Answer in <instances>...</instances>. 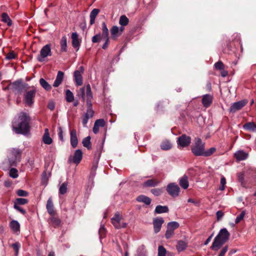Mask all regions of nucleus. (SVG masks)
Here are the masks:
<instances>
[{
    "label": "nucleus",
    "instance_id": "0eeeda50",
    "mask_svg": "<svg viewBox=\"0 0 256 256\" xmlns=\"http://www.w3.org/2000/svg\"><path fill=\"white\" fill-rule=\"evenodd\" d=\"M122 217L118 212L115 214L114 216L111 218L112 223L116 229L125 228L127 223L122 222Z\"/></svg>",
    "mask_w": 256,
    "mask_h": 256
},
{
    "label": "nucleus",
    "instance_id": "864d4df0",
    "mask_svg": "<svg viewBox=\"0 0 256 256\" xmlns=\"http://www.w3.org/2000/svg\"><path fill=\"white\" fill-rule=\"evenodd\" d=\"M174 231L168 228L167 227V230H166V234H165V236H166V238H167V239L170 238L172 237V236L174 235Z\"/></svg>",
    "mask_w": 256,
    "mask_h": 256
},
{
    "label": "nucleus",
    "instance_id": "58836bf2",
    "mask_svg": "<svg viewBox=\"0 0 256 256\" xmlns=\"http://www.w3.org/2000/svg\"><path fill=\"white\" fill-rule=\"evenodd\" d=\"M28 200L24 198H17L14 202V204L18 206L24 205L28 204Z\"/></svg>",
    "mask_w": 256,
    "mask_h": 256
},
{
    "label": "nucleus",
    "instance_id": "a211bd4d",
    "mask_svg": "<svg viewBox=\"0 0 256 256\" xmlns=\"http://www.w3.org/2000/svg\"><path fill=\"white\" fill-rule=\"evenodd\" d=\"M70 144L73 148H75L77 146L78 143L76 131L75 129H73L70 131Z\"/></svg>",
    "mask_w": 256,
    "mask_h": 256
},
{
    "label": "nucleus",
    "instance_id": "4d7b16f0",
    "mask_svg": "<svg viewBox=\"0 0 256 256\" xmlns=\"http://www.w3.org/2000/svg\"><path fill=\"white\" fill-rule=\"evenodd\" d=\"M22 84V82L21 80H16V82H14L12 85L14 86V88L16 90H18L21 88Z\"/></svg>",
    "mask_w": 256,
    "mask_h": 256
},
{
    "label": "nucleus",
    "instance_id": "bf43d9fd",
    "mask_svg": "<svg viewBox=\"0 0 256 256\" xmlns=\"http://www.w3.org/2000/svg\"><path fill=\"white\" fill-rule=\"evenodd\" d=\"M14 208L15 210L20 212L22 214L24 215L26 214V211L22 208H21L20 206L14 204Z\"/></svg>",
    "mask_w": 256,
    "mask_h": 256
},
{
    "label": "nucleus",
    "instance_id": "6e6552de",
    "mask_svg": "<svg viewBox=\"0 0 256 256\" xmlns=\"http://www.w3.org/2000/svg\"><path fill=\"white\" fill-rule=\"evenodd\" d=\"M168 193L172 197L176 198L179 196L180 188L178 185L174 182L170 183L166 186Z\"/></svg>",
    "mask_w": 256,
    "mask_h": 256
},
{
    "label": "nucleus",
    "instance_id": "412c9836",
    "mask_svg": "<svg viewBox=\"0 0 256 256\" xmlns=\"http://www.w3.org/2000/svg\"><path fill=\"white\" fill-rule=\"evenodd\" d=\"M64 73L62 71L58 72L56 78L54 82L53 86L55 88L58 87L62 82L64 80Z\"/></svg>",
    "mask_w": 256,
    "mask_h": 256
},
{
    "label": "nucleus",
    "instance_id": "f3484780",
    "mask_svg": "<svg viewBox=\"0 0 256 256\" xmlns=\"http://www.w3.org/2000/svg\"><path fill=\"white\" fill-rule=\"evenodd\" d=\"M71 37L72 40V46L74 48H76V51H78L80 48V42L78 39V34L76 32H72V34Z\"/></svg>",
    "mask_w": 256,
    "mask_h": 256
},
{
    "label": "nucleus",
    "instance_id": "a19ab883",
    "mask_svg": "<svg viewBox=\"0 0 256 256\" xmlns=\"http://www.w3.org/2000/svg\"><path fill=\"white\" fill-rule=\"evenodd\" d=\"M102 34L101 36L102 38H108V30L104 22L102 24Z\"/></svg>",
    "mask_w": 256,
    "mask_h": 256
},
{
    "label": "nucleus",
    "instance_id": "f704fd0d",
    "mask_svg": "<svg viewBox=\"0 0 256 256\" xmlns=\"http://www.w3.org/2000/svg\"><path fill=\"white\" fill-rule=\"evenodd\" d=\"M82 143L84 146L88 150H90L92 148L90 136H88L84 138L82 140Z\"/></svg>",
    "mask_w": 256,
    "mask_h": 256
},
{
    "label": "nucleus",
    "instance_id": "423d86ee",
    "mask_svg": "<svg viewBox=\"0 0 256 256\" xmlns=\"http://www.w3.org/2000/svg\"><path fill=\"white\" fill-rule=\"evenodd\" d=\"M191 138L190 136L183 134L177 138L176 142L178 148L181 149L184 148L188 147L191 143Z\"/></svg>",
    "mask_w": 256,
    "mask_h": 256
},
{
    "label": "nucleus",
    "instance_id": "473e14b6",
    "mask_svg": "<svg viewBox=\"0 0 256 256\" xmlns=\"http://www.w3.org/2000/svg\"><path fill=\"white\" fill-rule=\"evenodd\" d=\"M10 226L12 230L14 232L20 230V225L18 222L16 220H13L11 221Z\"/></svg>",
    "mask_w": 256,
    "mask_h": 256
},
{
    "label": "nucleus",
    "instance_id": "4c0bfd02",
    "mask_svg": "<svg viewBox=\"0 0 256 256\" xmlns=\"http://www.w3.org/2000/svg\"><path fill=\"white\" fill-rule=\"evenodd\" d=\"M86 97L87 101L91 100L92 98V92L90 84H87L86 86Z\"/></svg>",
    "mask_w": 256,
    "mask_h": 256
},
{
    "label": "nucleus",
    "instance_id": "ea45409f",
    "mask_svg": "<svg viewBox=\"0 0 256 256\" xmlns=\"http://www.w3.org/2000/svg\"><path fill=\"white\" fill-rule=\"evenodd\" d=\"M66 98L68 102H72L74 100V94L70 90H66Z\"/></svg>",
    "mask_w": 256,
    "mask_h": 256
},
{
    "label": "nucleus",
    "instance_id": "dca6fc26",
    "mask_svg": "<svg viewBox=\"0 0 256 256\" xmlns=\"http://www.w3.org/2000/svg\"><path fill=\"white\" fill-rule=\"evenodd\" d=\"M46 208L48 214L50 215H56V210H54L52 197L50 196L47 200Z\"/></svg>",
    "mask_w": 256,
    "mask_h": 256
},
{
    "label": "nucleus",
    "instance_id": "4be33fe9",
    "mask_svg": "<svg viewBox=\"0 0 256 256\" xmlns=\"http://www.w3.org/2000/svg\"><path fill=\"white\" fill-rule=\"evenodd\" d=\"M234 156L236 160L241 161L246 160L248 156V154L243 150H238L234 153Z\"/></svg>",
    "mask_w": 256,
    "mask_h": 256
},
{
    "label": "nucleus",
    "instance_id": "79ce46f5",
    "mask_svg": "<svg viewBox=\"0 0 256 256\" xmlns=\"http://www.w3.org/2000/svg\"><path fill=\"white\" fill-rule=\"evenodd\" d=\"M180 226V224L176 222H171L168 224L167 227L174 231L178 228Z\"/></svg>",
    "mask_w": 256,
    "mask_h": 256
},
{
    "label": "nucleus",
    "instance_id": "5fc2aeb1",
    "mask_svg": "<svg viewBox=\"0 0 256 256\" xmlns=\"http://www.w3.org/2000/svg\"><path fill=\"white\" fill-rule=\"evenodd\" d=\"M245 214L246 212L244 211L242 212L236 218L235 220V223L238 224L244 218Z\"/></svg>",
    "mask_w": 256,
    "mask_h": 256
},
{
    "label": "nucleus",
    "instance_id": "bb28decb",
    "mask_svg": "<svg viewBox=\"0 0 256 256\" xmlns=\"http://www.w3.org/2000/svg\"><path fill=\"white\" fill-rule=\"evenodd\" d=\"M136 200L140 202H144L146 205H149L151 203V199L144 196V195H140L138 196L136 198Z\"/></svg>",
    "mask_w": 256,
    "mask_h": 256
},
{
    "label": "nucleus",
    "instance_id": "c756f323",
    "mask_svg": "<svg viewBox=\"0 0 256 256\" xmlns=\"http://www.w3.org/2000/svg\"><path fill=\"white\" fill-rule=\"evenodd\" d=\"M168 212V208L167 206H162L161 205H158L156 206L154 212L156 214H162L166 213Z\"/></svg>",
    "mask_w": 256,
    "mask_h": 256
},
{
    "label": "nucleus",
    "instance_id": "de8ad7c7",
    "mask_svg": "<svg viewBox=\"0 0 256 256\" xmlns=\"http://www.w3.org/2000/svg\"><path fill=\"white\" fill-rule=\"evenodd\" d=\"M9 175L11 178H18V170L15 168H12L10 170Z\"/></svg>",
    "mask_w": 256,
    "mask_h": 256
},
{
    "label": "nucleus",
    "instance_id": "c03bdc74",
    "mask_svg": "<svg viewBox=\"0 0 256 256\" xmlns=\"http://www.w3.org/2000/svg\"><path fill=\"white\" fill-rule=\"evenodd\" d=\"M67 182H64L62 184L59 188V194H64L67 192Z\"/></svg>",
    "mask_w": 256,
    "mask_h": 256
},
{
    "label": "nucleus",
    "instance_id": "7c9ffc66",
    "mask_svg": "<svg viewBox=\"0 0 256 256\" xmlns=\"http://www.w3.org/2000/svg\"><path fill=\"white\" fill-rule=\"evenodd\" d=\"M243 128L244 130L252 132L256 131V124L254 122H249L245 124Z\"/></svg>",
    "mask_w": 256,
    "mask_h": 256
},
{
    "label": "nucleus",
    "instance_id": "4468645a",
    "mask_svg": "<svg viewBox=\"0 0 256 256\" xmlns=\"http://www.w3.org/2000/svg\"><path fill=\"white\" fill-rule=\"evenodd\" d=\"M164 220L162 218H156L153 220L154 230L155 233H158L161 230Z\"/></svg>",
    "mask_w": 256,
    "mask_h": 256
},
{
    "label": "nucleus",
    "instance_id": "69168bd1",
    "mask_svg": "<svg viewBox=\"0 0 256 256\" xmlns=\"http://www.w3.org/2000/svg\"><path fill=\"white\" fill-rule=\"evenodd\" d=\"M86 104L88 107L87 112H94L92 110V104L91 100L87 101Z\"/></svg>",
    "mask_w": 256,
    "mask_h": 256
},
{
    "label": "nucleus",
    "instance_id": "72a5a7b5",
    "mask_svg": "<svg viewBox=\"0 0 256 256\" xmlns=\"http://www.w3.org/2000/svg\"><path fill=\"white\" fill-rule=\"evenodd\" d=\"M40 86L46 90L49 91L52 88V86L43 78L40 80Z\"/></svg>",
    "mask_w": 256,
    "mask_h": 256
},
{
    "label": "nucleus",
    "instance_id": "393cba45",
    "mask_svg": "<svg viewBox=\"0 0 256 256\" xmlns=\"http://www.w3.org/2000/svg\"><path fill=\"white\" fill-rule=\"evenodd\" d=\"M179 184L184 189L188 188L189 186L188 177L186 175L182 176L179 180Z\"/></svg>",
    "mask_w": 256,
    "mask_h": 256
},
{
    "label": "nucleus",
    "instance_id": "052dcab7",
    "mask_svg": "<svg viewBox=\"0 0 256 256\" xmlns=\"http://www.w3.org/2000/svg\"><path fill=\"white\" fill-rule=\"evenodd\" d=\"M16 54L13 52H12L6 55V59L8 60H13L16 58Z\"/></svg>",
    "mask_w": 256,
    "mask_h": 256
},
{
    "label": "nucleus",
    "instance_id": "f8f14e48",
    "mask_svg": "<svg viewBox=\"0 0 256 256\" xmlns=\"http://www.w3.org/2000/svg\"><path fill=\"white\" fill-rule=\"evenodd\" d=\"M36 94V90L35 89L26 92L24 96V101L28 106H30L34 103V98Z\"/></svg>",
    "mask_w": 256,
    "mask_h": 256
},
{
    "label": "nucleus",
    "instance_id": "f257e3e1",
    "mask_svg": "<svg viewBox=\"0 0 256 256\" xmlns=\"http://www.w3.org/2000/svg\"><path fill=\"white\" fill-rule=\"evenodd\" d=\"M206 144L201 138H196L190 146V150L192 154L196 156L208 157L212 155L216 151V148L212 147L206 150Z\"/></svg>",
    "mask_w": 256,
    "mask_h": 256
},
{
    "label": "nucleus",
    "instance_id": "603ef678",
    "mask_svg": "<svg viewBox=\"0 0 256 256\" xmlns=\"http://www.w3.org/2000/svg\"><path fill=\"white\" fill-rule=\"evenodd\" d=\"M17 195L19 196H27L28 195V192L23 190H18L16 192Z\"/></svg>",
    "mask_w": 256,
    "mask_h": 256
},
{
    "label": "nucleus",
    "instance_id": "680f3d73",
    "mask_svg": "<svg viewBox=\"0 0 256 256\" xmlns=\"http://www.w3.org/2000/svg\"><path fill=\"white\" fill-rule=\"evenodd\" d=\"M58 136L60 140L62 142H64V136H63V130H62V128L60 126H59L58 128Z\"/></svg>",
    "mask_w": 256,
    "mask_h": 256
},
{
    "label": "nucleus",
    "instance_id": "e433bc0d",
    "mask_svg": "<svg viewBox=\"0 0 256 256\" xmlns=\"http://www.w3.org/2000/svg\"><path fill=\"white\" fill-rule=\"evenodd\" d=\"M129 22L128 18L124 15L120 16L119 20V24L121 26H126Z\"/></svg>",
    "mask_w": 256,
    "mask_h": 256
},
{
    "label": "nucleus",
    "instance_id": "ddd939ff",
    "mask_svg": "<svg viewBox=\"0 0 256 256\" xmlns=\"http://www.w3.org/2000/svg\"><path fill=\"white\" fill-rule=\"evenodd\" d=\"M124 27L114 26L112 27L110 30V32L112 38L116 40V38L122 34V32L124 30Z\"/></svg>",
    "mask_w": 256,
    "mask_h": 256
},
{
    "label": "nucleus",
    "instance_id": "6e6d98bb",
    "mask_svg": "<svg viewBox=\"0 0 256 256\" xmlns=\"http://www.w3.org/2000/svg\"><path fill=\"white\" fill-rule=\"evenodd\" d=\"M214 66L216 69H218L219 70H224V64L220 61H219V62H216L214 64Z\"/></svg>",
    "mask_w": 256,
    "mask_h": 256
},
{
    "label": "nucleus",
    "instance_id": "49530a36",
    "mask_svg": "<svg viewBox=\"0 0 256 256\" xmlns=\"http://www.w3.org/2000/svg\"><path fill=\"white\" fill-rule=\"evenodd\" d=\"M150 192L154 196H158L161 195L163 192V190L162 188H152Z\"/></svg>",
    "mask_w": 256,
    "mask_h": 256
},
{
    "label": "nucleus",
    "instance_id": "7ed1b4c3",
    "mask_svg": "<svg viewBox=\"0 0 256 256\" xmlns=\"http://www.w3.org/2000/svg\"><path fill=\"white\" fill-rule=\"evenodd\" d=\"M230 234L226 228L221 229L215 237L210 248L214 251L218 250L230 238Z\"/></svg>",
    "mask_w": 256,
    "mask_h": 256
},
{
    "label": "nucleus",
    "instance_id": "13d9d810",
    "mask_svg": "<svg viewBox=\"0 0 256 256\" xmlns=\"http://www.w3.org/2000/svg\"><path fill=\"white\" fill-rule=\"evenodd\" d=\"M102 38V37L101 35L99 34L94 36L92 38V42L96 43L99 42Z\"/></svg>",
    "mask_w": 256,
    "mask_h": 256
},
{
    "label": "nucleus",
    "instance_id": "2f4dec72",
    "mask_svg": "<svg viewBox=\"0 0 256 256\" xmlns=\"http://www.w3.org/2000/svg\"><path fill=\"white\" fill-rule=\"evenodd\" d=\"M188 246V244L183 240H180L178 242L176 245V249L178 252H180L184 251Z\"/></svg>",
    "mask_w": 256,
    "mask_h": 256
},
{
    "label": "nucleus",
    "instance_id": "774afa93",
    "mask_svg": "<svg viewBox=\"0 0 256 256\" xmlns=\"http://www.w3.org/2000/svg\"><path fill=\"white\" fill-rule=\"evenodd\" d=\"M104 39H105L106 40V42H104V44H103L102 46V48L103 49H106L107 48H108V43H109V38H104Z\"/></svg>",
    "mask_w": 256,
    "mask_h": 256
},
{
    "label": "nucleus",
    "instance_id": "8fccbe9b",
    "mask_svg": "<svg viewBox=\"0 0 256 256\" xmlns=\"http://www.w3.org/2000/svg\"><path fill=\"white\" fill-rule=\"evenodd\" d=\"M166 250L162 246H160L158 248V256H166Z\"/></svg>",
    "mask_w": 256,
    "mask_h": 256
},
{
    "label": "nucleus",
    "instance_id": "39448f33",
    "mask_svg": "<svg viewBox=\"0 0 256 256\" xmlns=\"http://www.w3.org/2000/svg\"><path fill=\"white\" fill-rule=\"evenodd\" d=\"M52 55L51 44H47L41 48L40 54L37 56V60L39 62H43L48 56H52Z\"/></svg>",
    "mask_w": 256,
    "mask_h": 256
},
{
    "label": "nucleus",
    "instance_id": "5701e85b",
    "mask_svg": "<svg viewBox=\"0 0 256 256\" xmlns=\"http://www.w3.org/2000/svg\"><path fill=\"white\" fill-rule=\"evenodd\" d=\"M160 183V181L156 179H150L146 180L142 184L144 187H155Z\"/></svg>",
    "mask_w": 256,
    "mask_h": 256
},
{
    "label": "nucleus",
    "instance_id": "9b49d317",
    "mask_svg": "<svg viewBox=\"0 0 256 256\" xmlns=\"http://www.w3.org/2000/svg\"><path fill=\"white\" fill-rule=\"evenodd\" d=\"M248 103V100L244 99L232 104L230 108V112H235L240 110Z\"/></svg>",
    "mask_w": 256,
    "mask_h": 256
},
{
    "label": "nucleus",
    "instance_id": "e2e57ef3",
    "mask_svg": "<svg viewBox=\"0 0 256 256\" xmlns=\"http://www.w3.org/2000/svg\"><path fill=\"white\" fill-rule=\"evenodd\" d=\"M226 184V178L222 176L220 179V184L221 186L220 187V190H223L224 189V185Z\"/></svg>",
    "mask_w": 256,
    "mask_h": 256
},
{
    "label": "nucleus",
    "instance_id": "f03ea898",
    "mask_svg": "<svg viewBox=\"0 0 256 256\" xmlns=\"http://www.w3.org/2000/svg\"><path fill=\"white\" fill-rule=\"evenodd\" d=\"M30 118L26 113H22L18 118H15L12 122L13 130L18 134L26 135L30 132Z\"/></svg>",
    "mask_w": 256,
    "mask_h": 256
},
{
    "label": "nucleus",
    "instance_id": "9d476101",
    "mask_svg": "<svg viewBox=\"0 0 256 256\" xmlns=\"http://www.w3.org/2000/svg\"><path fill=\"white\" fill-rule=\"evenodd\" d=\"M82 158V152L80 150H76L74 152L73 156H69L68 162L69 163H74L76 164H78L80 163Z\"/></svg>",
    "mask_w": 256,
    "mask_h": 256
},
{
    "label": "nucleus",
    "instance_id": "aec40b11",
    "mask_svg": "<svg viewBox=\"0 0 256 256\" xmlns=\"http://www.w3.org/2000/svg\"><path fill=\"white\" fill-rule=\"evenodd\" d=\"M105 126V122L104 119L97 120L94 124L93 128V132L96 134L99 132L100 127H104Z\"/></svg>",
    "mask_w": 256,
    "mask_h": 256
},
{
    "label": "nucleus",
    "instance_id": "a18cd8bd",
    "mask_svg": "<svg viewBox=\"0 0 256 256\" xmlns=\"http://www.w3.org/2000/svg\"><path fill=\"white\" fill-rule=\"evenodd\" d=\"M86 87H82L80 88V90L78 93V95L79 97H80L82 100L84 102L86 98Z\"/></svg>",
    "mask_w": 256,
    "mask_h": 256
},
{
    "label": "nucleus",
    "instance_id": "3c124183",
    "mask_svg": "<svg viewBox=\"0 0 256 256\" xmlns=\"http://www.w3.org/2000/svg\"><path fill=\"white\" fill-rule=\"evenodd\" d=\"M12 246L15 252V255H18V250L20 247V244L19 242H15L12 244Z\"/></svg>",
    "mask_w": 256,
    "mask_h": 256
},
{
    "label": "nucleus",
    "instance_id": "c85d7f7f",
    "mask_svg": "<svg viewBox=\"0 0 256 256\" xmlns=\"http://www.w3.org/2000/svg\"><path fill=\"white\" fill-rule=\"evenodd\" d=\"M100 12V10L94 8L90 13V24L92 25L95 22V19Z\"/></svg>",
    "mask_w": 256,
    "mask_h": 256
},
{
    "label": "nucleus",
    "instance_id": "338daca9",
    "mask_svg": "<svg viewBox=\"0 0 256 256\" xmlns=\"http://www.w3.org/2000/svg\"><path fill=\"white\" fill-rule=\"evenodd\" d=\"M216 214L218 220H220L224 216V212L221 210H218Z\"/></svg>",
    "mask_w": 256,
    "mask_h": 256
},
{
    "label": "nucleus",
    "instance_id": "c9c22d12",
    "mask_svg": "<svg viewBox=\"0 0 256 256\" xmlns=\"http://www.w3.org/2000/svg\"><path fill=\"white\" fill-rule=\"evenodd\" d=\"M2 20L4 22L6 23L8 26H10L12 25V21L8 14L6 12H3L2 14Z\"/></svg>",
    "mask_w": 256,
    "mask_h": 256
},
{
    "label": "nucleus",
    "instance_id": "cd10ccee",
    "mask_svg": "<svg viewBox=\"0 0 256 256\" xmlns=\"http://www.w3.org/2000/svg\"><path fill=\"white\" fill-rule=\"evenodd\" d=\"M172 145L169 140H165L160 144V148L164 150H168L172 148Z\"/></svg>",
    "mask_w": 256,
    "mask_h": 256
},
{
    "label": "nucleus",
    "instance_id": "a878e982",
    "mask_svg": "<svg viewBox=\"0 0 256 256\" xmlns=\"http://www.w3.org/2000/svg\"><path fill=\"white\" fill-rule=\"evenodd\" d=\"M60 52H67V38L66 36H63L60 41Z\"/></svg>",
    "mask_w": 256,
    "mask_h": 256
},
{
    "label": "nucleus",
    "instance_id": "09e8293b",
    "mask_svg": "<svg viewBox=\"0 0 256 256\" xmlns=\"http://www.w3.org/2000/svg\"><path fill=\"white\" fill-rule=\"evenodd\" d=\"M238 180L241 183L243 187H246V182L244 180V174L243 173H238Z\"/></svg>",
    "mask_w": 256,
    "mask_h": 256
},
{
    "label": "nucleus",
    "instance_id": "2eb2a0df",
    "mask_svg": "<svg viewBox=\"0 0 256 256\" xmlns=\"http://www.w3.org/2000/svg\"><path fill=\"white\" fill-rule=\"evenodd\" d=\"M213 96L210 94H204L202 96V102L203 106L206 108L210 106L212 102Z\"/></svg>",
    "mask_w": 256,
    "mask_h": 256
},
{
    "label": "nucleus",
    "instance_id": "1a4fd4ad",
    "mask_svg": "<svg viewBox=\"0 0 256 256\" xmlns=\"http://www.w3.org/2000/svg\"><path fill=\"white\" fill-rule=\"evenodd\" d=\"M84 68L80 66L79 68L76 70L74 72V80L77 86H80L83 84V78L82 74L84 72Z\"/></svg>",
    "mask_w": 256,
    "mask_h": 256
},
{
    "label": "nucleus",
    "instance_id": "37998d69",
    "mask_svg": "<svg viewBox=\"0 0 256 256\" xmlns=\"http://www.w3.org/2000/svg\"><path fill=\"white\" fill-rule=\"evenodd\" d=\"M92 113H86V114L84 115L82 120V123L84 126H86V124L88 123V120L90 118H91L92 117Z\"/></svg>",
    "mask_w": 256,
    "mask_h": 256
},
{
    "label": "nucleus",
    "instance_id": "b1692460",
    "mask_svg": "<svg viewBox=\"0 0 256 256\" xmlns=\"http://www.w3.org/2000/svg\"><path fill=\"white\" fill-rule=\"evenodd\" d=\"M43 142L46 144H50L52 142V138L50 136V134L48 128L44 130V134L42 136Z\"/></svg>",
    "mask_w": 256,
    "mask_h": 256
},
{
    "label": "nucleus",
    "instance_id": "0e129e2a",
    "mask_svg": "<svg viewBox=\"0 0 256 256\" xmlns=\"http://www.w3.org/2000/svg\"><path fill=\"white\" fill-rule=\"evenodd\" d=\"M48 107L50 109V110H53L55 108V104L52 101H50L48 103Z\"/></svg>",
    "mask_w": 256,
    "mask_h": 256
},
{
    "label": "nucleus",
    "instance_id": "6ab92c4d",
    "mask_svg": "<svg viewBox=\"0 0 256 256\" xmlns=\"http://www.w3.org/2000/svg\"><path fill=\"white\" fill-rule=\"evenodd\" d=\"M48 218L49 223L54 228H58L61 224L62 221L58 216L56 215H52Z\"/></svg>",
    "mask_w": 256,
    "mask_h": 256
},
{
    "label": "nucleus",
    "instance_id": "20e7f679",
    "mask_svg": "<svg viewBox=\"0 0 256 256\" xmlns=\"http://www.w3.org/2000/svg\"><path fill=\"white\" fill-rule=\"evenodd\" d=\"M22 151L18 148H13L10 150V158H8L9 166H16L18 162L20 160Z\"/></svg>",
    "mask_w": 256,
    "mask_h": 256
}]
</instances>
